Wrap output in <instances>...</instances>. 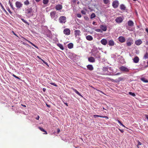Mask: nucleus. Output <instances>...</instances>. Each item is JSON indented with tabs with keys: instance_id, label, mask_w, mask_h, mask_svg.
<instances>
[{
	"instance_id": "obj_37",
	"label": "nucleus",
	"mask_w": 148,
	"mask_h": 148,
	"mask_svg": "<svg viewBox=\"0 0 148 148\" xmlns=\"http://www.w3.org/2000/svg\"><path fill=\"white\" fill-rule=\"evenodd\" d=\"M117 121L121 125H122L123 127H125L124 125L120 121L118 120Z\"/></svg>"
},
{
	"instance_id": "obj_60",
	"label": "nucleus",
	"mask_w": 148,
	"mask_h": 148,
	"mask_svg": "<svg viewBox=\"0 0 148 148\" xmlns=\"http://www.w3.org/2000/svg\"><path fill=\"white\" fill-rule=\"evenodd\" d=\"M120 74V73H117L115 75H119Z\"/></svg>"
},
{
	"instance_id": "obj_24",
	"label": "nucleus",
	"mask_w": 148,
	"mask_h": 148,
	"mask_svg": "<svg viewBox=\"0 0 148 148\" xmlns=\"http://www.w3.org/2000/svg\"><path fill=\"white\" fill-rule=\"evenodd\" d=\"M26 13L27 14H30L32 11V9L31 8H28L26 10Z\"/></svg>"
},
{
	"instance_id": "obj_56",
	"label": "nucleus",
	"mask_w": 148,
	"mask_h": 148,
	"mask_svg": "<svg viewBox=\"0 0 148 148\" xmlns=\"http://www.w3.org/2000/svg\"><path fill=\"white\" fill-rule=\"evenodd\" d=\"M92 24L93 25H96V22L95 21H93V23H92Z\"/></svg>"
},
{
	"instance_id": "obj_20",
	"label": "nucleus",
	"mask_w": 148,
	"mask_h": 148,
	"mask_svg": "<svg viewBox=\"0 0 148 148\" xmlns=\"http://www.w3.org/2000/svg\"><path fill=\"white\" fill-rule=\"evenodd\" d=\"M120 8L122 10H125L126 9V8L124 5L123 4H122L120 5Z\"/></svg>"
},
{
	"instance_id": "obj_1",
	"label": "nucleus",
	"mask_w": 148,
	"mask_h": 148,
	"mask_svg": "<svg viewBox=\"0 0 148 148\" xmlns=\"http://www.w3.org/2000/svg\"><path fill=\"white\" fill-rule=\"evenodd\" d=\"M59 21L60 23H65L66 22V18L65 16H61L59 17Z\"/></svg>"
},
{
	"instance_id": "obj_39",
	"label": "nucleus",
	"mask_w": 148,
	"mask_h": 148,
	"mask_svg": "<svg viewBox=\"0 0 148 148\" xmlns=\"http://www.w3.org/2000/svg\"><path fill=\"white\" fill-rule=\"evenodd\" d=\"M41 60H42V62H43V63H44V64H45L48 66H49L48 63L47 62H45L44 60H43L41 59Z\"/></svg>"
},
{
	"instance_id": "obj_28",
	"label": "nucleus",
	"mask_w": 148,
	"mask_h": 148,
	"mask_svg": "<svg viewBox=\"0 0 148 148\" xmlns=\"http://www.w3.org/2000/svg\"><path fill=\"white\" fill-rule=\"evenodd\" d=\"M107 27L105 25H102V31H105L107 30Z\"/></svg>"
},
{
	"instance_id": "obj_36",
	"label": "nucleus",
	"mask_w": 148,
	"mask_h": 148,
	"mask_svg": "<svg viewBox=\"0 0 148 148\" xmlns=\"http://www.w3.org/2000/svg\"><path fill=\"white\" fill-rule=\"evenodd\" d=\"M22 20L23 22L24 23H25L27 24L28 25H29V23L27 22L26 21H25L24 19L23 18L21 19Z\"/></svg>"
},
{
	"instance_id": "obj_2",
	"label": "nucleus",
	"mask_w": 148,
	"mask_h": 148,
	"mask_svg": "<svg viewBox=\"0 0 148 148\" xmlns=\"http://www.w3.org/2000/svg\"><path fill=\"white\" fill-rule=\"evenodd\" d=\"M119 3L118 1L115 0L113 1L112 3V5L114 8H117L119 5Z\"/></svg>"
},
{
	"instance_id": "obj_59",
	"label": "nucleus",
	"mask_w": 148,
	"mask_h": 148,
	"mask_svg": "<svg viewBox=\"0 0 148 148\" xmlns=\"http://www.w3.org/2000/svg\"><path fill=\"white\" fill-rule=\"evenodd\" d=\"M8 2H9V4H11L12 3L10 1V0H9L8 1Z\"/></svg>"
},
{
	"instance_id": "obj_43",
	"label": "nucleus",
	"mask_w": 148,
	"mask_h": 148,
	"mask_svg": "<svg viewBox=\"0 0 148 148\" xmlns=\"http://www.w3.org/2000/svg\"><path fill=\"white\" fill-rule=\"evenodd\" d=\"M50 84H51L52 85H53L55 86H57V85L56 84H55V83H50Z\"/></svg>"
},
{
	"instance_id": "obj_5",
	"label": "nucleus",
	"mask_w": 148,
	"mask_h": 148,
	"mask_svg": "<svg viewBox=\"0 0 148 148\" xmlns=\"http://www.w3.org/2000/svg\"><path fill=\"white\" fill-rule=\"evenodd\" d=\"M15 5L17 8L19 9L22 7L23 4L20 1H17L15 3Z\"/></svg>"
},
{
	"instance_id": "obj_6",
	"label": "nucleus",
	"mask_w": 148,
	"mask_h": 148,
	"mask_svg": "<svg viewBox=\"0 0 148 148\" xmlns=\"http://www.w3.org/2000/svg\"><path fill=\"white\" fill-rule=\"evenodd\" d=\"M103 69L102 75H110V73L108 71V69L106 67L105 68L103 67Z\"/></svg>"
},
{
	"instance_id": "obj_41",
	"label": "nucleus",
	"mask_w": 148,
	"mask_h": 148,
	"mask_svg": "<svg viewBox=\"0 0 148 148\" xmlns=\"http://www.w3.org/2000/svg\"><path fill=\"white\" fill-rule=\"evenodd\" d=\"M7 10L8 11V12H9V13L10 14H12V12L10 10V8H8L7 9Z\"/></svg>"
},
{
	"instance_id": "obj_46",
	"label": "nucleus",
	"mask_w": 148,
	"mask_h": 148,
	"mask_svg": "<svg viewBox=\"0 0 148 148\" xmlns=\"http://www.w3.org/2000/svg\"><path fill=\"white\" fill-rule=\"evenodd\" d=\"M95 31L97 32H101V30L99 29H97L95 30Z\"/></svg>"
},
{
	"instance_id": "obj_35",
	"label": "nucleus",
	"mask_w": 148,
	"mask_h": 148,
	"mask_svg": "<svg viewBox=\"0 0 148 148\" xmlns=\"http://www.w3.org/2000/svg\"><path fill=\"white\" fill-rule=\"evenodd\" d=\"M129 94L133 97H135L136 96L135 94L134 93L132 92H129Z\"/></svg>"
},
{
	"instance_id": "obj_30",
	"label": "nucleus",
	"mask_w": 148,
	"mask_h": 148,
	"mask_svg": "<svg viewBox=\"0 0 148 148\" xmlns=\"http://www.w3.org/2000/svg\"><path fill=\"white\" fill-rule=\"evenodd\" d=\"M99 53H97V54H95L94 53H93L92 54V56H94L96 58H99L100 57V56L99 55Z\"/></svg>"
},
{
	"instance_id": "obj_57",
	"label": "nucleus",
	"mask_w": 148,
	"mask_h": 148,
	"mask_svg": "<svg viewBox=\"0 0 148 148\" xmlns=\"http://www.w3.org/2000/svg\"><path fill=\"white\" fill-rule=\"evenodd\" d=\"M145 30L147 32V33H148V28H146Z\"/></svg>"
},
{
	"instance_id": "obj_44",
	"label": "nucleus",
	"mask_w": 148,
	"mask_h": 148,
	"mask_svg": "<svg viewBox=\"0 0 148 148\" xmlns=\"http://www.w3.org/2000/svg\"><path fill=\"white\" fill-rule=\"evenodd\" d=\"M77 16L79 18H80L82 16L81 14H77Z\"/></svg>"
},
{
	"instance_id": "obj_62",
	"label": "nucleus",
	"mask_w": 148,
	"mask_h": 148,
	"mask_svg": "<svg viewBox=\"0 0 148 148\" xmlns=\"http://www.w3.org/2000/svg\"><path fill=\"white\" fill-rule=\"evenodd\" d=\"M36 2H39L40 0H35Z\"/></svg>"
},
{
	"instance_id": "obj_22",
	"label": "nucleus",
	"mask_w": 148,
	"mask_h": 148,
	"mask_svg": "<svg viewBox=\"0 0 148 148\" xmlns=\"http://www.w3.org/2000/svg\"><path fill=\"white\" fill-rule=\"evenodd\" d=\"M103 3L107 5V6L108 7V4L110 3V0H103Z\"/></svg>"
},
{
	"instance_id": "obj_10",
	"label": "nucleus",
	"mask_w": 148,
	"mask_h": 148,
	"mask_svg": "<svg viewBox=\"0 0 148 148\" xmlns=\"http://www.w3.org/2000/svg\"><path fill=\"white\" fill-rule=\"evenodd\" d=\"M118 40L119 42L121 43L124 42L125 40V38L123 36H119L118 38Z\"/></svg>"
},
{
	"instance_id": "obj_33",
	"label": "nucleus",
	"mask_w": 148,
	"mask_h": 148,
	"mask_svg": "<svg viewBox=\"0 0 148 148\" xmlns=\"http://www.w3.org/2000/svg\"><path fill=\"white\" fill-rule=\"evenodd\" d=\"M49 2V0H43V3L44 4H47Z\"/></svg>"
},
{
	"instance_id": "obj_11",
	"label": "nucleus",
	"mask_w": 148,
	"mask_h": 148,
	"mask_svg": "<svg viewBox=\"0 0 148 148\" xmlns=\"http://www.w3.org/2000/svg\"><path fill=\"white\" fill-rule=\"evenodd\" d=\"M62 6L60 4H58L56 5L55 7V9L57 10H59L62 9Z\"/></svg>"
},
{
	"instance_id": "obj_31",
	"label": "nucleus",
	"mask_w": 148,
	"mask_h": 148,
	"mask_svg": "<svg viewBox=\"0 0 148 148\" xmlns=\"http://www.w3.org/2000/svg\"><path fill=\"white\" fill-rule=\"evenodd\" d=\"M24 3L25 5H28L29 4V2L28 0H26L24 2Z\"/></svg>"
},
{
	"instance_id": "obj_40",
	"label": "nucleus",
	"mask_w": 148,
	"mask_h": 148,
	"mask_svg": "<svg viewBox=\"0 0 148 148\" xmlns=\"http://www.w3.org/2000/svg\"><path fill=\"white\" fill-rule=\"evenodd\" d=\"M10 6L11 8L13 10H14V8L13 7V6L12 4V3L11 4H10Z\"/></svg>"
},
{
	"instance_id": "obj_29",
	"label": "nucleus",
	"mask_w": 148,
	"mask_h": 148,
	"mask_svg": "<svg viewBox=\"0 0 148 148\" xmlns=\"http://www.w3.org/2000/svg\"><path fill=\"white\" fill-rule=\"evenodd\" d=\"M62 50L64 49L63 45L60 44H59L57 45Z\"/></svg>"
},
{
	"instance_id": "obj_9",
	"label": "nucleus",
	"mask_w": 148,
	"mask_h": 148,
	"mask_svg": "<svg viewBox=\"0 0 148 148\" xmlns=\"http://www.w3.org/2000/svg\"><path fill=\"white\" fill-rule=\"evenodd\" d=\"M115 21L116 23H120L123 21V19L121 17H117L115 19Z\"/></svg>"
},
{
	"instance_id": "obj_51",
	"label": "nucleus",
	"mask_w": 148,
	"mask_h": 148,
	"mask_svg": "<svg viewBox=\"0 0 148 148\" xmlns=\"http://www.w3.org/2000/svg\"><path fill=\"white\" fill-rule=\"evenodd\" d=\"M119 81H118V82H119V81H121L123 80V78L122 77H119Z\"/></svg>"
},
{
	"instance_id": "obj_58",
	"label": "nucleus",
	"mask_w": 148,
	"mask_h": 148,
	"mask_svg": "<svg viewBox=\"0 0 148 148\" xmlns=\"http://www.w3.org/2000/svg\"><path fill=\"white\" fill-rule=\"evenodd\" d=\"M46 105H47V106L48 107H50V105H48L47 104H46Z\"/></svg>"
},
{
	"instance_id": "obj_42",
	"label": "nucleus",
	"mask_w": 148,
	"mask_h": 148,
	"mask_svg": "<svg viewBox=\"0 0 148 148\" xmlns=\"http://www.w3.org/2000/svg\"><path fill=\"white\" fill-rule=\"evenodd\" d=\"M81 13L82 14H86V12L84 10H82L81 11Z\"/></svg>"
},
{
	"instance_id": "obj_27",
	"label": "nucleus",
	"mask_w": 148,
	"mask_h": 148,
	"mask_svg": "<svg viewBox=\"0 0 148 148\" xmlns=\"http://www.w3.org/2000/svg\"><path fill=\"white\" fill-rule=\"evenodd\" d=\"M147 58H148V53L146 52V53L144 55L143 59L145 60Z\"/></svg>"
},
{
	"instance_id": "obj_4",
	"label": "nucleus",
	"mask_w": 148,
	"mask_h": 148,
	"mask_svg": "<svg viewBox=\"0 0 148 148\" xmlns=\"http://www.w3.org/2000/svg\"><path fill=\"white\" fill-rule=\"evenodd\" d=\"M119 69L122 72H129V69L126 67L124 66H122L119 68Z\"/></svg>"
},
{
	"instance_id": "obj_63",
	"label": "nucleus",
	"mask_w": 148,
	"mask_h": 148,
	"mask_svg": "<svg viewBox=\"0 0 148 148\" xmlns=\"http://www.w3.org/2000/svg\"><path fill=\"white\" fill-rule=\"evenodd\" d=\"M64 104L67 106H68V105L67 104V103H64Z\"/></svg>"
},
{
	"instance_id": "obj_13",
	"label": "nucleus",
	"mask_w": 148,
	"mask_h": 148,
	"mask_svg": "<svg viewBox=\"0 0 148 148\" xmlns=\"http://www.w3.org/2000/svg\"><path fill=\"white\" fill-rule=\"evenodd\" d=\"M142 43V41L140 39L138 40L135 42V44L137 45H139L141 44Z\"/></svg>"
},
{
	"instance_id": "obj_55",
	"label": "nucleus",
	"mask_w": 148,
	"mask_h": 148,
	"mask_svg": "<svg viewBox=\"0 0 148 148\" xmlns=\"http://www.w3.org/2000/svg\"><path fill=\"white\" fill-rule=\"evenodd\" d=\"M103 60L105 62V63H106L107 62V60L106 59H103L102 60ZM103 62V61H102V62Z\"/></svg>"
},
{
	"instance_id": "obj_61",
	"label": "nucleus",
	"mask_w": 148,
	"mask_h": 148,
	"mask_svg": "<svg viewBox=\"0 0 148 148\" xmlns=\"http://www.w3.org/2000/svg\"><path fill=\"white\" fill-rule=\"evenodd\" d=\"M46 90V89L45 88H43V90L45 92V90Z\"/></svg>"
},
{
	"instance_id": "obj_48",
	"label": "nucleus",
	"mask_w": 148,
	"mask_h": 148,
	"mask_svg": "<svg viewBox=\"0 0 148 148\" xmlns=\"http://www.w3.org/2000/svg\"><path fill=\"white\" fill-rule=\"evenodd\" d=\"M31 45H32L34 47H35L36 48H37V49L38 48L37 46L35 45H34L32 43Z\"/></svg>"
},
{
	"instance_id": "obj_25",
	"label": "nucleus",
	"mask_w": 148,
	"mask_h": 148,
	"mask_svg": "<svg viewBox=\"0 0 148 148\" xmlns=\"http://www.w3.org/2000/svg\"><path fill=\"white\" fill-rule=\"evenodd\" d=\"M73 44L71 43H70L68 45V47L70 49H71L73 48Z\"/></svg>"
},
{
	"instance_id": "obj_38",
	"label": "nucleus",
	"mask_w": 148,
	"mask_h": 148,
	"mask_svg": "<svg viewBox=\"0 0 148 148\" xmlns=\"http://www.w3.org/2000/svg\"><path fill=\"white\" fill-rule=\"evenodd\" d=\"M12 76H13L14 77H15L16 78L18 79H20V78L16 76L14 74H12Z\"/></svg>"
},
{
	"instance_id": "obj_7",
	"label": "nucleus",
	"mask_w": 148,
	"mask_h": 148,
	"mask_svg": "<svg viewBox=\"0 0 148 148\" xmlns=\"http://www.w3.org/2000/svg\"><path fill=\"white\" fill-rule=\"evenodd\" d=\"M56 11H53L51 12L50 13V16L52 18H53L55 20H56Z\"/></svg>"
},
{
	"instance_id": "obj_64",
	"label": "nucleus",
	"mask_w": 148,
	"mask_h": 148,
	"mask_svg": "<svg viewBox=\"0 0 148 148\" xmlns=\"http://www.w3.org/2000/svg\"><path fill=\"white\" fill-rule=\"evenodd\" d=\"M148 67V65L147 64V65H146V66H145V68H146V67Z\"/></svg>"
},
{
	"instance_id": "obj_16",
	"label": "nucleus",
	"mask_w": 148,
	"mask_h": 148,
	"mask_svg": "<svg viewBox=\"0 0 148 148\" xmlns=\"http://www.w3.org/2000/svg\"><path fill=\"white\" fill-rule=\"evenodd\" d=\"M71 89L73 90V91L75 92L79 96L83 97V96L76 89L74 88H72Z\"/></svg>"
},
{
	"instance_id": "obj_21",
	"label": "nucleus",
	"mask_w": 148,
	"mask_h": 148,
	"mask_svg": "<svg viewBox=\"0 0 148 148\" xmlns=\"http://www.w3.org/2000/svg\"><path fill=\"white\" fill-rule=\"evenodd\" d=\"M87 69L90 71H92L93 69V67L92 65H88L87 66Z\"/></svg>"
},
{
	"instance_id": "obj_15",
	"label": "nucleus",
	"mask_w": 148,
	"mask_h": 148,
	"mask_svg": "<svg viewBox=\"0 0 148 148\" xmlns=\"http://www.w3.org/2000/svg\"><path fill=\"white\" fill-rule=\"evenodd\" d=\"M108 45L110 46H113L114 45V42L113 40H110L108 42Z\"/></svg>"
},
{
	"instance_id": "obj_3",
	"label": "nucleus",
	"mask_w": 148,
	"mask_h": 148,
	"mask_svg": "<svg viewBox=\"0 0 148 148\" xmlns=\"http://www.w3.org/2000/svg\"><path fill=\"white\" fill-rule=\"evenodd\" d=\"M133 43V41L132 38H129L127 40L126 45L128 46H130Z\"/></svg>"
},
{
	"instance_id": "obj_54",
	"label": "nucleus",
	"mask_w": 148,
	"mask_h": 148,
	"mask_svg": "<svg viewBox=\"0 0 148 148\" xmlns=\"http://www.w3.org/2000/svg\"><path fill=\"white\" fill-rule=\"evenodd\" d=\"M84 18L85 19L87 20L88 19V18L87 16H85L84 17Z\"/></svg>"
},
{
	"instance_id": "obj_8",
	"label": "nucleus",
	"mask_w": 148,
	"mask_h": 148,
	"mask_svg": "<svg viewBox=\"0 0 148 148\" xmlns=\"http://www.w3.org/2000/svg\"><path fill=\"white\" fill-rule=\"evenodd\" d=\"M64 34L67 35H69L70 34L71 31L68 28H66L63 31Z\"/></svg>"
},
{
	"instance_id": "obj_53",
	"label": "nucleus",
	"mask_w": 148,
	"mask_h": 148,
	"mask_svg": "<svg viewBox=\"0 0 148 148\" xmlns=\"http://www.w3.org/2000/svg\"><path fill=\"white\" fill-rule=\"evenodd\" d=\"M119 129V130L122 133H123L124 132V130H121Z\"/></svg>"
},
{
	"instance_id": "obj_50",
	"label": "nucleus",
	"mask_w": 148,
	"mask_h": 148,
	"mask_svg": "<svg viewBox=\"0 0 148 148\" xmlns=\"http://www.w3.org/2000/svg\"><path fill=\"white\" fill-rule=\"evenodd\" d=\"M145 117L146 119H147L148 120V115L147 114H145Z\"/></svg>"
},
{
	"instance_id": "obj_18",
	"label": "nucleus",
	"mask_w": 148,
	"mask_h": 148,
	"mask_svg": "<svg viewBox=\"0 0 148 148\" xmlns=\"http://www.w3.org/2000/svg\"><path fill=\"white\" fill-rule=\"evenodd\" d=\"M86 38L89 41H91L93 39V37L90 35H88L86 36Z\"/></svg>"
},
{
	"instance_id": "obj_26",
	"label": "nucleus",
	"mask_w": 148,
	"mask_h": 148,
	"mask_svg": "<svg viewBox=\"0 0 148 148\" xmlns=\"http://www.w3.org/2000/svg\"><path fill=\"white\" fill-rule=\"evenodd\" d=\"M107 43L106 40L105 39H102V45H106Z\"/></svg>"
},
{
	"instance_id": "obj_45",
	"label": "nucleus",
	"mask_w": 148,
	"mask_h": 148,
	"mask_svg": "<svg viewBox=\"0 0 148 148\" xmlns=\"http://www.w3.org/2000/svg\"><path fill=\"white\" fill-rule=\"evenodd\" d=\"M142 145V143H141L140 142V141H138V145H137V147H138V145Z\"/></svg>"
},
{
	"instance_id": "obj_17",
	"label": "nucleus",
	"mask_w": 148,
	"mask_h": 148,
	"mask_svg": "<svg viewBox=\"0 0 148 148\" xmlns=\"http://www.w3.org/2000/svg\"><path fill=\"white\" fill-rule=\"evenodd\" d=\"M128 25L130 26H132L134 25L133 21L131 20H129L127 22Z\"/></svg>"
},
{
	"instance_id": "obj_34",
	"label": "nucleus",
	"mask_w": 148,
	"mask_h": 148,
	"mask_svg": "<svg viewBox=\"0 0 148 148\" xmlns=\"http://www.w3.org/2000/svg\"><path fill=\"white\" fill-rule=\"evenodd\" d=\"M141 80L143 82H145V83H148V80L146 79H145L144 78H142L141 79Z\"/></svg>"
},
{
	"instance_id": "obj_14",
	"label": "nucleus",
	"mask_w": 148,
	"mask_h": 148,
	"mask_svg": "<svg viewBox=\"0 0 148 148\" xmlns=\"http://www.w3.org/2000/svg\"><path fill=\"white\" fill-rule=\"evenodd\" d=\"M88 61L90 62H95V59L94 58L91 57L88 58Z\"/></svg>"
},
{
	"instance_id": "obj_47",
	"label": "nucleus",
	"mask_w": 148,
	"mask_h": 148,
	"mask_svg": "<svg viewBox=\"0 0 148 148\" xmlns=\"http://www.w3.org/2000/svg\"><path fill=\"white\" fill-rule=\"evenodd\" d=\"M102 118H105L106 120H107L108 119V117L106 116H102Z\"/></svg>"
},
{
	"instance_id": "obj_32",
	"label": "nucleus",
	"mask_w": 148,
	"mask_h": 148,
	"mask_svg": "<svg viewBox=\"0 0 148 148\" xmlns=\"http://www.w3.org/2000/svg\"><path fill=\"white\" fill-rule=\"evenodd\" d=\"M96 16L95 14L94 13H92L90 16V18H93L95 17Z\"/></svg>"
},
{
	"instance_id": "obj_12",
	"label": "nucleus",
	"mask_w": 148,
	"mask_h": 148,
	"mask_svg": "<svg viewBox=\"0 0 148 148\" xmlns=\"http://www.w3.org/2000/svg\"><path fill=\"white\" fill-rule=\"evenodd\" d=\"M80 33L81 32L79 30H76L74 31V34L76 37L77 36H79Z\"/></svg>"
},
{
	"instance_id": "obj_49",
	"label": "nucleus",
	"mask_w": 148,
	"mask_h": 148,
	"mask_svg": "<svg viewBox=\"0 0 148 148\" xmlns=\"http://www.w3.org/2000/svg\"><path fill=\"white\" fill-rule=\"evenodd\" d=\"M31 45H32L34 47H35L36 48H37V49L38 48L37 46L35 45H34L32 43Z\"/></svg>"
},
{
	"instance_id": "obj_19",
	"label": "nucleus",
	"mask_w": 148,
	"mask_h": 148,
	"mask_svg": "<svg viewBox=\"0 0 148 148\" xmlns=\"http://www.w3.org/2000/svg\"><path fill=\"white\" fill-rule=\"evenodd\" d=\"M139 58L137 56L135 57L133 59V61L135 63H137L138 62Z\"/></svg>"
},
{
	"instance_id": "obj_52",
	"label": "nucleus",
	"mask_w": 148,
	"mask_h": 148,
	"mask_svg": "<svg viewBox=\"0 0 148 148\" xmlns=\"http://www.w3.org/2000/svg\"><path fill=\"white\" fill-rule=\"evenodd\" d=\"M25 40L27 41L29 43H30V44H32V43L30 41H29L27 40V39L25 38Z\"/></svg>"
},
{
	"instance_id": "obj_23",
	"label": "nucleus",
	"mask_w": 148,
	"mask_h": 148,
	"mask_svg": "<svg viewBox=\"0 0 148 148\" xmlns=\"http://www.w3.org/2000/svg\"><path fill=\"white\" fill-rule=\"evenodd\" d=\"M0 5L2 9L3 10V11L4 12H5L7 14H8V13L5 10V9L3 6L2 5V4L0 2Z\"/></svg>"
}]
</instances>
